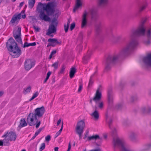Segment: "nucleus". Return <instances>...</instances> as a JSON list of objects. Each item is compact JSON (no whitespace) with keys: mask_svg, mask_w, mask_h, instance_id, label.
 I'll list each match as a JSON object with an SVG mask.
<instances>
[{"mask_svg":"<svg viewBox=\"0 0 151 151\" xmlns=\"http://www.w3.org/2000/svg\"><path fill=\"white\" fill-rule=\"evenodd\" d=\"M146 28L144 23H141L136 30L132 31L130 34L131 40L126 44L120 52L119 55H109L105 61L104 71L107 72L111 68V66L117 61L119 55L124 56L129 54L138 44L135 37L144 36L145 34Z\"/></svg>","mask_w":151,"mask_h":151,"instance_id":"nucleus-1","label":"nucleus"},{"mask_svg":"<svg viewBox=\"0 0 151 151\" xmlns=\"http://www.w3.org/2000/svg\"><path fill=\"white\" fill-rule=\"evenodd\" d=\"M56 8V5L54 2H49L47 4L46 7H44V11H46V14L44 12L39 13V17L41 20L45 21H49L50 20L49 16H52L54 13Z\"/></svg>","mask_w":151,"mask_h":151,"instance_id":"nucleus-2","label":"nucleus"},{"mask_svg":"<svg viewBox=\"0 0 151 151\" xmlns=\"http://www.w3.org/2000/svg\"><path fill=\"white\" fill-rule=\"evenodd\" d=\"M45 109L43 106L40 108H37L34 111V113H30L28 116L27 119V123L30 126L35 125V120H37V117H42L45 112Z\"/></svg>","mask_w":151,"mask_h":151,"instance_id":"nucleus-3","label":"nucleus"},{"mask_svg":"<svg viewBox=\"0 0 151 151\" xmlns=\"http://www.w3.org/2000/svg\"><path fill=\"white\" fill-rule=\"evenodd\" d=\"M6 46L8 50L12 53L10 54L14 58L18 57L22 54V51L13 38L11 37L6 42Z\"/></svg>","mask_w":151,"mask_h":151,"instance_id":"nucleus-4","label":"nucleus"},{"mask_svg":"<svg viewBox=\"0 0 151 151\" xmlns=\"http://www.w3.org/2000/svg\"><path fill=\"white\" fill-rule=\"evenodd\" d=\"M100 88V87L98 88L93 99L90 100V103L92 104V101H94L96 104L95 106H97V108L98 107L99 109H102L104 106V103L103 101H100L102 96Z\"/></svg>","mask_w":151,"mask_h":151,"instance_id":"nucleus-5","label":"nucleus"},{"mask_svg":"<svg viewBox=\"0 0 151 151\" xmlns=\"http://www.w3.org/2000/svg\"><path fill=\"white\" fill-rule=\"evenodd\" d=\"M58 22L55 18H54L51 21V23L49 25L46 35H49L52 33H54L56 32Z\"/></svg>","mask_w":151,"mask_h":151,"instance_id":"nucleus-6","label":"nucleus"},{"mask_svg":"<svg viewBox=\"0 0 151 151\" xmlns=\"http://www.w3.org/2000/svg\"><path fill=\"white\" fill-rule=\"evenodd\" d=\"M85 126V123L83 120L80 121L77 123L76 131V133L79 135L80 139H81V136L83 132Z\"/></svg>","mask_w":151,"mask_h":151,"instance_id":"nucleus-7","label":"nucleus"},{"mask_svg":"<svg viewBox=\"0 0 151 151\" xmlns=\"http://www.w3.org/2000/svg\"><path fill=\"white\" fill-rule=\"evenodd\" d=\"M105 118L107 123H108L109 128L111 129H113V132L114 134H116L117 132L116 129L114 127H112V120L111 118L109 115L107 113L105 115Z\"/></svg>","mask_w":151,"mask_h":151,"instance_id":"nucleus-8","label":"nucleus"},{"mask_svg":"<svg viewBox=\"0 0 151 151\" xmlns=\"http://www.w3.org/2000/svg\"><path fill=\"white\" fill-rule=\"evenodd\" d=\"M3 137H8L10 141H14L17 138V135L15 133L11 131L9 132H5Z\"/></svg>","mask_w":151,"mask_h":151,"instance_id":"nucleus-9","label":"nucleus"},{"mask_svg":"<svg viewBox=\"0 0 151 151\" xmlns=\"http://www.w3.org/2000/svg\"><path fill=\"white\" fill-rule=\"evenodd\" d=\"M35 65V63L31 60L26 59L24 62L25 69L27 70H29Z\"/></svg>","mask_w":151,"mask_h":151,"instance_id":"nucleus-10","label":"nucleus"},{"mask_svg":"<svg viewBox=\"0 0 151 151\" xmlns=\"http://www.w3.org/2000/svg\"><path fill=\"white\" fill-rule=\"evenodd\" d=\"M142 60L145 65L151 67V53L144 57Z\"/></svg>","mask_w":151,"mask_h":151,"instance_id":"nucleus-11","label":"nucleus"},{"mask_svg":"<svg viewBox=\"0 0 151 151\" xmlns=\"http://www.w3.org/2000/svg\"><path fill=\"white\" fill-rule=\"evenodd\" d=\"M24 11L22 10L21 12L17 15H14L12 17L10 22L12 23H14L16 22H18L19 21L20 19L21 18V15L22 13H24Z\"/></svg>","mask_w":151,"mask_h":151,"instance_id":"nucleus-12","label":"nucleus"},{"mask_svg":"<svg viewBox=\"0 0 151 151\" xmlns=\"http://www.w3.org/2000/svg\"><path fill=\"white\" fill-rule=\"evenodd\" d=\"M95 109V111L93 112L91 114V116L93 118V119L95 121L98 120L99 118V112L96 110L97 106H95L93 107Z\"/></svg>","mask_w":151,"mask_h":151,"instance_id":"nucleus-13","label":"nucleus"},{"mask_svg":"<svg viewBox=\"0 0 151 151\" xmlns=\"http://www.w3.org/2000/svg\"><path fill=\"white\" fill-rule=\"evenodd\" d=\"M108 101L109 104H112L113 103V96L112 94V90L111 88L108 89Z\"/></svg>","mask_w":151,"mask_h":151,"instance_id":"nucleus-14","label":"nucleus"},{"mask_svg":"<svg viewBox=\"0 0 151 151\" xmlns=\"http://www.w3.org/2000/svg\"><path fill=\"white\" fill-rule=\"evenodd\" d=\"M151 28H149L146 32V35L147 37L148 40L144 42L145 44L147 45H149L150 43V38L151 35Z\"/></svg>","mask_w":151,"mask_h":151,"instance_id":"nucleus-15","label":"nucleus"},{"mask_svg":"<svg viewBox=\"0 0 151 151\" xmlns=\"http://www.w3.org/2000/svg\"><path fill=\"white\" fill-rule=\"evenodd\" d=\"M88 14V13L86 11H85L82 16V22L81 27L83 28L86 25L87 23L86 16Z\"/></svg>","mask_w":151,"mask_h":151,"instance_id":"nucleus-16","label":"nucleus"},{"mask_svg":"<svg viewBox=\"0 0 151 151\" xmlns=\"http://www.w3.org/2000/svg\"><path fill=\"white\" fill-rule=\"evenodd\" d=\"M47 4H43L42 3L40 2L37 6V10L39 13H40L41 12H44V7L45 8L46 7Z\"/></svg>","mask_w":151,"mask_h":151,"instance_id":"nucleus-17","label":"nucleus"},{"mask_svg":"<svg viewBox=\"0 0 151 151\" xmlns=\"http://www.w3.org/2000/svg\"><path fill=\"white\" fill-rule=\"evenodd\" d=\"M109 0H98V5L100 7H104L108 4Z\"/></svg>","mask_w":151,"mask_h":151,"instance_id":"nucleus-18","label":"nucleus"},{"mask_svg":"<svg viewBox=\"0 0 151 151\" xmlns=\"http://www.w3.org/2000/svg\"><path fill=\"white\" fill-rule=\"evenodd\" d=\"M97 139L101 140L102 138L100 137L99 135L96 134L93 135L91 136L88 137L87 140L90 141L91 140H96Z\"/></svg>","mask_w":151,"mask_h":151,"instance_id":"nucleus-19","label":"nucleus"},{"mask_svg":"<svg viewBox=\"0 0 151 151\" xmlns=\"http://www.w3.org/2000/svg\"><path fill=\"white\" fill-rule=\"evenodd\" d=\"M91 15V18L93 20H95L97 17L96 10L94 9H92L90 10Z\"/></svg>","mask_w":151,"mask_h":151,"instance_id":"nucleus-20","label":"nucleus"},{"mask_svg":"<svg viewBox=\"0 0 151 151\" xmlns=\"http://www.w3.org/2000/svg\"><path fill=\"white\" fill-rule=\"evenodd\" d=\"M82 6V4L80 0H76V3L73 10V12H75L76 10L81 6Z\"/></svg>","mask_w":151,"mask_h":151,"instance_id":"nucleus-21","label":"nucleus"},{"mask_svg":"<svg viewBox=\"0 0 151 151\" xmlns=\"http://www.w3.org/2000/svg\"><path fill=\"white\" fill-rule=\"evenodd\" d=\"M142 111L144 113L151 114V107L146 106L142 108Z\"/></svg>","mask_w":151,"mask_h":151,"instance_id":"nucleus-22","label":"nucleus"},{"mask_svg":"<svg viewBox=\"0 0 151 151\" xmlns=\"http://www.w3.org/2000/svg\"><path fill=\"white\" fill-rule=\"evenodd\" d=\"M27 125V123L26 122L25 119L23 118L21 119L20 121V124L19 125V127L21 128L25 127Z\"/></svg>","mask_w":151,"mask_h":151,"instance_id":"nucleus-23","label":"nucleus"},{"mask_svg":"<svg viewBox=\"0 0 151 151\" xmlns=\"http://www.w3.org/2000/svg\"><path fill=\"white\" fill-rule=\"evenodd\" d=\"M137 136V134L134 132L131 133L129 136V138L130 140L132 141H135Z\"/></svg>","mask_w":151,"mask_h":151,"instance_id":"nucleus-24","label":"nucleus"},{"mask_svg":"<svg viewBox=\"0 0 151 151\" xmlns=\"http://www.w3.org/2000/svg\"><path fill=\"white\" fill-rule=\"evenodd\" d=\"M90 53L88 52L86 56H84L83 59V62L84 64H86L88 62V60L90 59Z\"/></svg>","mask_w":151,"mask_h":151,"instance_id":"nucleus-25","label":"nucleus"},{"mask_svg":"<svg viewBox=\"0 0 151 151\" xmlns=\"http://www.w3.org/2000/svg\"><path fill=\"white\" fill-rule=\"evenodd\" d=\"M21 28L18 27L17 30H14L13 31V36L15 35H18V36H21Z\"/></svg>","mask_w":151,"mask_h":151,"instance_id":"nucleus-26","label":"nucleus"},{"mask_svg":"<svg viewBox=\"0 0 151 151\" xmlns=\"http://www.w3.org/2000/svg\"><path fill=\"white\" fill-rule=\"evenodd\" d=\"M48 42L51 43H57L59 44H60L61 43V40L58 41L57 39L55 38H50L48 40Z\"/></svg>","mask_w":151,"mask_h":151,"instance_id":"nucleus-27","label":"nucleus"},{"mask_svg":"<svg viewBox=\"0 0 151 151\" xmlns=\"http://www.w3.org/2000/svg\"><path fill=\"white\" fill-rule=\"evenodd\" d=\"M76 73V69L74 67L72 68L70 70V78H72L74 76Z\"/></svg>","mask_w":151,"mask_h":151,"instance_id":"nucleus-28","label":"nucleus"},{"mask_svg":"<svg viewBox=\"0 0 151 151\" xmlns=\"http://www.w3.org/2000/svg\"><path fill=\"white\" fill-rule=\"evenodd\" d=\"M35 2V0H29L28 4L29 7L30 9H32L34 6Z\"/></svg>","mask_w":151,"mask_h":151,"instance_id":"nucleus-29","label":"nucleus"},{"mask_svg":"<svg viewBox=\"0 0 151 151\" xmlns=\"http://www.w3.org/2000/svg\"><path fill=\"white\" fill-rule=\"evenodd\" d=\"M2 138H4L3 140L4 143V145L6 146L8 145L9 144V141L10 140L8 137H3V136H2Z\"/></svg>","mask_w":151,"mask_h":151,"instance_id":"nucleus-30","label":"nucleus"},{"mask_svg":"<svg viewBox=\"0 0 151 151\" xmlns=\"http://www.w3.org/2000/svg\"><path fill=\"white\" fill-rule=\"evenodd\" d=\"M13 37L19 43L21 44H22V42L20 36L16 35Z\"/></svg>","mask_w":151,"mask_h":151,"instance_id":"nucleus-31","label":"nucleus"},{"mask_svg":"<svg viewBox=\"0 0 151 151\" xmlns=\"http://www.w3.org/2000/svg\"><path fill=\"white\" fill-rule=\"evenodd\" d=\"M31 89V87L30 86H29L27 88H24V93L26 94L29 93L30 92Z\"/></svg>","mask_w":151,"mask_h":151,"instance_id":"nucleus-32","label":"nucleus"},{"mask_svg":"<svg viewBox=\"0 0 151 151\" xmlns=\"http://www.w3.org/2000/svg\"><path fill=\"white\" fill-rule=\"evenodd\" d=\"M137 98L136 96H132L130 98L129 101L132 103L137 100Z\"/></svg>","mask_w":151,"mask_h":151,"instance_id":"nucleus-33","label":"nucleus"},{"mask_svg":"<svg viewBox=\"0 0 151 151\" xmlns=\"http://www.w3.org/2000/svg\"><path fill=\"white\" fill-rule=\"evenodd\" d=\"M51 73V72L50 71L48 72L47 74L46 77L44 81V83H45L48 80L49 77Z\"/></svg>","mask_w":151,"mask_h":151,"instance_id":"nucleus-34","label":"nucleus"},{"mask_svg":"<svg viewBox=\"0 0 151 151\" xmlns=\"http://www.w3.org/2000/svg\"><path fill=\"white\" fill-rule=\"evenodd\" d=\"M93 77V75H91V76L90 77V79L89 84H88V87H90V86H91L93 83V81L92 80V78Z\"/></svg>","mask_w":151,"mask_h":151,"instance_id":"nucleus-35","label":"nucleus"},{"mask_svg":"<svg viewBox=\"0 0 151 151\" xmlns=\"http://www.w3.org/2000/svg\"><path fill=\"white\" fill-rule=\"evenodd\" d=\"M45 148V144L44 143H42L41 144V146L40 148V151H42Z\"/></svg>","mask_w":151,"mask_h":151,"instance_id":"nucleus-36","label":"nucleus"},{"mask_svg":"<svg viewBox=\"0 0 151 151\" xmlns=\"http://www.w3.org/2000/svg\"><path fill=\"white\" fill-rule=\"evenodd\" d=\"M58 62H55L52 65V66L55 69H56L58 68Z\"/></svg>","mask_w":151,"mask_h":151,"instance_id":"nucleus-37","label":"nucleus"},{"mask_svg":"<svg viewBox=\"0 0 151 151\" xmlns=\"http://www.w3.org/2000/svg\"><path fill=\"white\" fill-rule=\"evenodd\" d=\"M37 120V121H36V123H35V125L36 124V126H35V127H36V128H38L40 124H41V122L40 121H38L37 119V120Z\"/></svg>","mask_w":151,"mask_h":151,"instance_id":"nucleus-38","label":"nucleus"},{"mask_svg":"<svg viewBox=\"0 0 151 151\" xmlns=\"http://www.w3.org/2000/svg\"><path fill=\"white\" fill-rule=\"evenodd\" d=\"M146 7V4H144L141 6L139 9V11L140 12H141Z\"/></svg>","mask_w":151,"mask_h":151,"instance_id":"nucleus-39","label":"nucleus"},{"mask_svg":"<svg viewBox=\"0 0 151 151\" xmlns=\"http://www.w3.org/2000/svg\"><path fill=\"white\" fill-rule=\"evenodd\" d=\"M65 66L64 65H62L61 67V68L60 71V73H63L65 69Z\"/></svg>","mask_w":151,"mask_h":151,"instance_id":"nucleus-40","label":"nucleus"},{"mask_svg":"<svg viewBox=\"0 0 151 151\" xmlns=\"http://www.w3.org/2000/svg\"><path fill=\"white\" fill-rule=\"evenodd\" d=\"M43 128V127L40 128L35 133V135L37 136L40 133Z\"/></svg>","mask_w":151,"mask_h":151,"instance_id":"nucleus-41","label":"nucleus"},{"mask_svg":"<svg viewBox=\"0 0 151 151\" xmlns=\"http://www.w3.org/2000/svg\"><path fill=\"white\" fill-rule=\"evenodd\" d=\"M51 139V137L50 135H48L45 137V140L46 142H48Z\"/></svg>","mask_w":151,"mask_h":151,"instance_id":"nucleus-42","label":"nucleus"},{"mask_svg":"<svg viewBox=\"0 0 151 151\" xmlns=\"http://www.w3.org/2000/svg\"><path fill=\"white\" fill-rule=\"evenodd\" d=\"M83 88V85L82 84H80L79 86V87L78 91V93H80Z\"/></svg>","mask_w":151,"mask_h":151,"instance_id":"nucleus-43","label":"nucleus"},{"mask_svg":"<svg viewBox=\"0 0 151 151\" xmlns=\"http://www.w3.org/2000/svg\"><path fill=\"white\" fill-rule=\"evenodd\" d=\"M75 26V24L74 23H73L71 24L70 27V29L71 31L73 30V29L74 28Z\"/></svg>","mask_w":151,"mask_h":151,"instance_id":"nucleus-44","label":"nucleus"},{"mask_svg":"<svg viewBox=\"0 0 151 151\" xmlns=\"http://www.w3.org/2000/svg\"><path fill=\"white\" fill-rule=\"evenodd\" d=\"M122 106L121 104H117L115 106V108L117 109H119L121 108Z\"/></svg>","mask_w":151,"mask_h":151,"instance_id":"nucleus-45","label":"nucleus"},{"mask_svg":"<svg viewBox=\"0 0 151 151\" xmlns=\"http://www.w3.org/2000/svg\"><path fill=\"white\" fill-rule=\"evenodd\" d=\"M69 27V26H66V24H64V30H65V32L66 33L68 32Z\"/></svg>","mask_w":151,"mask_h":151,"instance_id":"nucleus-46","label":"nucleus"},{"mask_svg":"<svg viewBox=\"0 0 151 151\" xmlns=\"http://www.w3.org/2000/svg\"><path fill=\"white\" fill-rule=\"evenodd\" d=\"M39 94V93L38 91H37L33 94V96L35 98Z\"/></svg>","mask_w":151,"mask_h":151,"instance_id":"nucleus-47","label":"nucleus"},{"mask_svg":"<svg viewBox=\"0 0 151 151\" xmlns=\"http://www.w3.org/2000/svg\"><path fill=\"white\" fill-rule=\"evenodd\" d=\"M29 46V43H28L27 42H25L24 43V46H23V48H24L26 47H28Z\"/></svg>","mask_w":151,"mask_h":151,"instance_id":"nucleus-48","label":"nucleus"},{"mask_svg":"<svg viewBox=\"0 0 151 151\" xmlns=\"http://www.w3.org/2000/svg\"><path fill=\"white\" fill-rule=\"evenodd\" d=\"M24 12L25 11H24ZM21 17H22L21 18H22L23 19H25L26 17V15L25 14H24V13H22L21 14Z\"/></svg>","mask_w":151,"mask_h":151,"instance_id":"nucleus-49","label":"nucleus"},{"mask_svg":"<svg viewBox=\"0 0 151 151\" xmlns=\"http://www.w3.org/2000/svg\"><path fill=\"white\" fill-rule=\"evenodd\" d=\"M36 45V43L35 42L29 43V46H35Z\"/></svg>","mask_w":151,"mask_h":151,"instance_id":"nucleus-50","label":"nucleus"},{"mask_svg":"<svg viewBox=\"0 0 151 151\" xmlns=\"http://www.w3.org/2000/svg\"><path fill=\"white\" fill-rule=\"evenodd\" d=\"M57 44V43H50V45H51V46L52 47H55L56 45L57 44Z\"/></svg>","mask_w":151,"mask_h":151,"instance_id":"nucleus-51","label":"nucleus"},{"mask_svg":"<svg viewBox=\"0 0 151 151\" xmlns=\"http://www.w3.org/2000/svg\"><path fill=\"white\" fill-rule=\"evenodd\" d=\"M60 134V132L58 131L55 134V138H56V137H57Z\"/></svg>","mask_w":151,"mask_h":151,"instance_id":"nucleus-52","label":"nucleus"},{"mask_svg":"<svg viewBox=\"0 0 151 151\" xmlns=\"http://www.w3.org/2000/svg\"><path fill=\"white\" fill-rule=\"evenodd\" d=\"M33 28L37 32L39 31V29L37 27H36L35 26H33Z\"/></svg>","mask_w":151,"mask_h":151,"instance_id":"nucleus-53","label":"nucleus"},{"mask_svg":"<svg viewBox=\"0 0 151 151\" xmlns=\"http://www.w3.org/2000/svg\"><path fill=\"white\" fill-rule=\"evenodd\" d=\"M4 145V143L2 140H0V146Z\"/></svg>","mask_w":151,"mask_h":151,"instance_id":"nucleus-54","label":"nucleus"},{"mask_svg":"<svg viewBox=\"0 0 151 151\" xmlns=\"http://www.w3.org/2000/svg\"><path fill=\"white\" fill-rule=\"evenodd\" d=\"M56 52V50H54L51 52L50 54L53 55L55 54Z\"/></svg>","mask_w":151,"mask_h":151,"instance_id":"nucleus-55","label":"nucleus"},{"mask_svg":"<svg viewBox=\"0 0 151 151\" xmlns=\"http://www.w3.org/2000/svg\"><path fill=\"white\" fill-rule=\"evenodd\" d=\"M62 125L60 129V130L58 131V132H60V133H61V132H62V129H63V122H62Z\"/></svg>","mask_w":151,"mask_h":151,"instance_id":"nucleus-56","label":"nucleus"},{"mask_svg":"<svg viewBox=\"0 0 151 151\" xmlns=\"http://www.w3.org/2000/svg\"><path fill=\"white\" fill-rule=\"evenodd\" d=\"M70 148H71V145H70V143H69V145H68V149L67 150H68L69 151L70 149Z\"/></svg>","mask_w":151,"mask_h":151,"instance_id":"nucleus-57","label":"nucleus"},{"mask_svg":"<svg viewBox=\"0 0 151 151\" xmlns=\"http://www.w3.org/2000/svg\"><path fill=\"white\" fill-rule=\"evenodd\" d=\"M61 122V120L60 119L58 121L57 123V125L58 126L60 124V122Z\"/></svg>","mask_w":151,"mask_h":151,"instance_id":"nucleus-58","label":"nucleus"},{"mask_svg":"<svg viewBox=\"0 0 151 151\" xmlns=\"http://www.w3.org/2000/svg\"><path fill=\"white\" fill-rule=\"evenodd\" d=\"M70 21L69 20H68V22H67V25L66 26H69V25H70Z\"/></svg>","mask_w":151,"mask_h":151,"instance_id":"nucleus-59","label":"nucleus"},{"mask_svg":"<svg viewBox=\"0 0 151 151\" xmlns=\"http://www.w3.org/2000/svg\"><path fill=\"white\" fill-rule=\"evenodd\" d=\"M58 147H55L54 149L55 151H58Z\"/></svg>","mask_w":151,"mask_h":151,"instance_id":"nucleus-60","label":"nucleus"},{"mask_svg":"<svg viewBox=\"0 0 151 151\" xmlns=\"http://www.w3.org/2000/svg\"><path fill=\"white\" fill-rule=\"evenodd\" d=\"M23 4H24V2H22L21 3H20V4H19V6L20 7H22L23 6Z\"/></svg>","mask_w":151,"mask_h":151,"instance_id":"nucleus-61","label":"nucleus"},{"mask_svg":"<svg viewBox=\"0 0 151 151\" xmlns=\"http://www.w3.org/2000/svg\"><path fill=\"white\" fill-rule=\"evenodd\" d=\"M4 94V92L2 91H0V97H1Z\"/></svg>","mask_w":151,"mask_h":151,"instance_id":"nucleus-62","label":"nucleus"},{"mask_svg":"<svg viewBox=\"0 0 151 151\" xmlns=\"http://www.w3.org/2000/svg\"><path fill=\"white\" fill-rule=\"evenodd\" d=\"M37 136V135H36L35 134L34 135L32 138L31 139L32 140L34 139Z\"/></svg>","mask_w":151,"mask_h":151,"instance_id":"nucleus-63","label":"nucleus"},{"mask_svg":"<svg viewBox=\"0 0 151 151\" xmlns=\"http://www.w3.org/2000/svg\"><path fill=\"white\" fill-rule=\"evenodd\" d=\"M35 98L32 96L31 98L29 100V101H31L33 99H34Z\"/></svg>","mask_w":151,"mask_h":151,"instance_id":"nucleus-64","label":"nucleus"}]
</instances>
